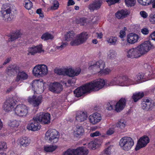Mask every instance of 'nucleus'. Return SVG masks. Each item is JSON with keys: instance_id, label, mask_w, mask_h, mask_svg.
Here are the masks:
<instances>
[{"instance_id": "f257e3e1", "label": "nucleus", "mask_w": 155, "mask_h": 155, "mask_svg": "<svg viewBox=\"0 0 155 155\" xmlns=\"http://www.w3.org/2000/svg\"><path fill=\"white\" fill-rule=\"evenodd\" d=\"M104 80L99 79L97 80L87 83L84 85L79 87L74 91L76 97H79L87 93H90L91 91H97L101 89L105 85Z\"/></svg>"}, {"instance_id": "f03ea898", "label": "nucleus", "mask_w": 155, "mask_h": 155, "mask_svg": "<svg viewBox=\"0 0 155 155\" xmlns=\"http://www.w3.org/2000/svg\"><path fill=\"white\" fill-rule=\"evenodd\" d=\"M55 73L59 75H67L70 77H73L78 75L81 72V69L78 68L75 70L72 68H64L55 70Z\"/></svg>"}, {"instance_id": "7ed1b4c3", "label": "nucleus", "mask_w": 155, "mask_h": 155, "mask_svg": "<svg viewBox=\"0 0 155 155\" xmlns=\"http://www.w3.org/2000/svg\"><path fill=\"white\" fill-rule=\"evenodd\" d=\"M126 101V99L124 98H121L116 104H114V101H111L107 104V108L109 110H111L115 108L116 111L120 112L124 108Z\"/></svg>"}, {"instance_id": "20e7f679", "label": "nucleus", "mask_w": 155, "mask_h": 155, "mask_svg": "<svg viewBox=\"0 0 155 155\" xmlns=\"http://www.w3.org/2000/svg\"><path fill=\"white\" fill-rule=\"evenodd\" d=\"M59 133L54 129H49L45 134V139L51 143H56L58 140Z\"/></svg>"}, {"instance_id": "39448f33", "label": "nucleus", "mask_w": 155, "mask_h": 155, "mask_svg": "<svg viewBox=\"0 0 155 155\" xmlns=\"http://www.w3.org/2000/svg\"><path fill=\"white\" fill-rule=\"evenodd\" d=\"M119 145L124 150L128 151L134 145V142L131 137H124L120 140Z\"/></svg>"}, {"instance_id": "423d86ee", "label": "nucleus", "mask_w": 155, "mask_h": 155, "mask_svg": "<svg viewBox=\"0 0 155 155\" xmlns=\"http://www.w3.org/2000/svg\"><path fill=\"white\" fill-rule=\"evenodd\" d=\"M48 72L47 66L44 64L38 65L34 67L33 73L36 76L43 77L46 75Z\"/></svg>"}, {"instance_id": "0eeeda50", "label": "nucleus", "mask_w": 155, "mask_h": 155, "mask_svg": "<svg viewBox=\"0 0 155 155\" xmlns=\"http://www.w3.org/2000/svg\"><path fill=\"white\" fill-rule=\"evenodd\" d=\"M77 39L71 41L70 44L71 46H77L85 42L88 38V34L86 32H83L77 36Z\"/></svg>"}, {"instance_id": "6e6552de", "label": "nucleus", "mask_w": 155, "mask_h": 155, "mask_svg": "<svg viewBox=\"0 0 155 155\" xmlns=\"http://www.w3.org/2000/svg\"><path fill=\"white\" fill-rule=\"evenodd\" d=\"M38 122L44 124H48L50 123L51 116L48 113L41 112L35 116Z\"/></svg>"}, {"instance_id": "1a4fd4ad", "label": "nucleus", "mask_w": 155, "mask_h": 155, "mask_svg": "<svg viewBox=\"0 0 155 155\" xmlns=\"http://www.w3.org/2000/svg\"><path fill=\"white\" fill-rule=\"evenodd\" d=\"M34 93L40 94L42 93L44 89V84L41 81L34 80L31 84Z\"/></svg>"}, {"instance_id": "9d476101", "label": "nucleus", "mask_w": 155, "mask_h": 155, "mask_svg": "<svg viewBox=\"0 0 155 155\" xmlns=\"http://www.w3.org/2000/svg\"><path fill=\"white\" fill-rule=\"evenodd\" d=\"M11 7L4 5L0 11V16L5 21H10L11 19Z\"/></svg>"}, {"instance_id": "9b49d317", "label": "nucleus", "mask_w": 155, "mask_h": 155, "mask_svg": "<svg viewBox=\"0 0 155 155\" xmlns=\"http://www.w3.org/2000/svg\"><path fill=\"white\" fill-rule=\"evenodd\" d=\"M15 114L20 117H25L28 113V107L23 104H18L14 110Z\"/></svg>"}, {"instance_id": "f8f14e48", "label": "nucleus", "mask_w": 155, "mask_h": 155, "mask_svg": "<svg viewBox=\"0 0 155 155\" xmlns=\"http://www.w3.org/2000/svg\"><path fill=\"white\" fill-rule=\"evenodd\" d=\"M105 63L103 61L100 60L95 63L91 64L89 67L90 70H93L95 72L100 73L105 67Z\"/></svg>"}, {"instance_id": "ddd939ff", "label": "nucleus", "mask_w": 155, "mask_h": 155, "mask_svg": "<svg viewBox=\"0 0 155 155\" xmlns=\"http://www.w3.org/2000/svg\"><path fill=\"white\" fill-rule=\"evenodd\" d=\"M138 46L142 55L146 54L150 49L154 48V46L149 41H145Z\"/></svg>"}, {"instance_id": "4468645a", "label": "nucleus", "mask_w": 155, "mask_h": 155, "mask_svg": "<svg viewBox=\"0 0 155 155\" xmlns=\"http://www.w3.org/2000/svg\"><path fill=\"white\" fill-rule=\"evenodd\" d=\"M142 55L138 46L129 49L127 53V57L132 58H138Z\"/></svg>"}, {"instance_id": "2eb2a0df", "label": "nucleus", "mask_w": 155, "mask_h": 155, "mask_svg": "<svg viewBox=\"0 0 155 155\" xmlns=\"http://www.w3.org/2000/svg\"><path fill=\"white\" fill-rule=\"evenodd\" d=\"M39 122H38L37 119L35 116L31 120L27 126V128L29 130L33 131H35L39 130L41 128L39 125Z\"/></svg>"}, {"instance_id": "dca6fc26", "label": "nucleus", "mask_w": 155, "mask_h": 155, "mask_svg": "<svg viewBox=\"0 0 155 155\" xmlns=\"http://www.w3.org/2000/svg\"><path fill=\"white\" fill-rule=\"evenodd\" d=\"M142 100L141 107L144 110L148 111L151 110L154 106V103L150 99L146 98Z\"/></svg>"}, {"instance_id": "f3484780", "label": "nucleus", "mask_w": 155, "mask_h": 155, "mask_svg": "<svg viewBox=\"0 0 155 155\" xmlns=\"http://www.w3.org/2000/svg\"><path fill=\"white\" fill-rule=\"evenodd\" d=\"M15 104V100L12 98H9L4 103L3 106L4 110L5 112H8L12 110Z\"/></svg>"}, {"instance_id": "a211bd4d", "label": "nucleus", "mask_w": 155, "mask_h": 155, "mask_svg": "<svg viewBox=\"0 0 155 155\" xmlns=\"http://www.w3.org/2000/svg\"><path fill=\"white\" fill-rule=\"evenodd\" d=\"M102 4V0H94L90 4L88 8L91 11L94 12L100 9Z\"/></svg>"}, {"instance_id": "6ab92c4d", "label": "nucleus", "mask_w": 155, "mask_h": 155, "mask_svg": "<svg viewBox=\"0 0 155 155\" xmlns=\"http://www.w3.org/2000/svg\"><path fill=\"white\" fill-rule=\"evenodd\" d=\"M50 91L55 93H59L63 89L62 84L58 82L50 84L49 88Z\"/></svg>"}, {"instance_id": "aec40b11", "label": "nucleus", "mask_w": 155, "mask_h": 155, "mask_svg": "<svg viewBox=\"0 0 155 155\" xmlns=\"http://www.w3.org/2000/svg\"><path fill=\"white\" fill-rule=\"evenodd\" d=\"M42 97L41 95L37 96L33 95L32 98L28 99V101L34 107L38 106L41 103Z\"/></svg>"}, {"instance_id": "412c9836", "label": "nucleus", "mask_w": 155, "mask_h": 155, "mask_svg": "<svg viewBox=\"0 0 155 155\" xmlns=\"http://www.w3.org/2000/svg\"><path fill=\"white\" fill-rule=\"evenodd\" d=\"M108 84L109 86L114 85H119L121 86H124L125 85L124 83V80L123 77H116L114 78L110 82L106 83L107 85Z\"/></svg>"}, {"instance_id": "4be33fe9", "label": "nucleus", "mask_w": 155, "mask_h": 155, "mask_svg": "<svg viewBox=\"0 0 155 155\" xmlns=\"http://www.w3.org/2000/svg\"><path fill=\"white\" fill-rule=\"evenodd\" d=\"M89 118L91 123L95 124L100 121L101 120V116L100 114L96 112L90 115Z\"/></svg>"}, {"instance_id": "5701e85b", "label": "nucleus", "mask_w": 155, "mask_h": 155, "mask_svg": "<svg viewBox=\"0 0 155 155\" xmlns=\"http://www.w3.org/2000/svg\"><path fill=\"white\" fill-rule=\"evenodd\" d=\"M7 69V74L9 76H12L18 72L20 70V68L17 65H12L8 66Z\"/></svg>"}, {"instance_id": "b1692460", "label": "nucleus", "mask_w": 155, "mask_h": 155, "mask_svg": "<svg viewBox=\"0 0 155 155\" xmlns=\"http://www.w3.org/2000/svg\"><path fill=\"white\" fill-rule=\"evenodd\" d=\"M139 38V36L137 34L131 33L127 35V41L129 44H134L138 41Z\"/></svg>"}, {"instance_id": "393cba45", "label": "nucleus", "mask_w": 155, "mask_h": 155, "mask_svg": "<svg viewBox=\"0 0 155 155\" xmlns=\"http://www.w3.org/2000/svg\"><path fill=\"white\" fill-rule=\"evenodd\" d=\"M130 13V11L125 9L117 12L115 14L116 17L118 19H122L127 17Z\"/></svg>"}, {"instance_id": "a878e982", "label": "nucleus", "mask_w": 155, "mask_h": 155, "mask_svg": "<svg viewBox=\"0 0 155 155\" xmlns=\"http://www.w3.org/2000/svg\"><path fill=\"white\" fill-rule=\"evenodd\" d=\"M87 117V113L86 112L78 111L77 112L76 116V120L82 122L86 119Z\"/></svg>"}, {"instance_id": "bb28decb", "label": "nucleus", "mask_w": 155, "mask_h": 155, "mask_svg": "<svg viewBox=\"0 0 155 155\" xmlns=\"http://www.w3.org/2000/svg\"><path fill=\"white\" fill-rule=\"evenodd\" d=\"M43 51V50L42 49V45H40L36 46H34L30 48L29 49V53L34 55L37 53H41Z\"/></svg>"}, {"instance_id": "cd10ccee", "label": "nucleus", "mask_w": 155, "mask_h": 155, "mask_svg": "<svg viewBox=\"0 0 155 155\" xmlns=\"http://www.w3.org/2000/svg\"><path fill=\"white\" fill-rule=\"evenodd\" d=\"M43 51V50L42 49V45H40L36 46H34L30 48L29 49V53L34 55L37 53H41Z\"/></svg>"}, {"instance_id": "c85d7f7f", "label": "nucleus", "mask_w": 155, "mask_h": 155, "mask_svg": "<svg viewBox=\"0 0 155 155\" xmlns=\"http://www.w3.org/2000/svg\"><path fill=\"white\" fill-rule=\"evenodd\" d=\"M28 74L23 71H19L17 75L15 81L18 82L20 80H25L28 78Z\"/></svg>"}, {"instance_id": "c756f323", "label": "nucleus", "mask_w": 155, "mask_h": 155, "mask_svg": "<svg viewBox=\"0 0 155 155\" xmlns=\"http://www.w3.org/2000/svg\"><path fill=\"white\" fill-rule=\"evenodd\" d=\"M74 149L75 155H87L88 153V150L83 147H79Z\"/></svg>"}, {"instance_id": "7c9ffc66", "label": "nucleus", "mask_w": 155, "mask_h": 155, "mask_svg": "<svg viewBox=\"0 0 155 155\" xmlns=\"http://www.w3.org/2000/svg\"><path fill=\"white\" fill-rule=\"evenodd\" d=\"M84 132V130L82 126H77L76 130L74 131V134L75 137H80L83 135Z\"/></svg>"}, {"instance_id": "2f4dec72", "label": "nucleus", "mask_w": 155, "mask_h": 155, "mask_svg": "<svg viewBox=\"0 0 155 155\" xmlns=\"http://www.w3.org/2000/svg\"><path fill=\"white\" fill-rule=\"evenodd\" d=\"M75 34L72 31H69L64 35V39L66 41H70L72 40L74 37Z\"/></svg>"}, {"instance_id": "473e14b6", "label": "nucleus", "mask_w": 155, "mask_h": 155, "mask_svg": "<svg viewBox=\"0 0 155 155\" xmlns=\"http://www.w3.org/2000/svg\"><path fill=\"white\" fill-rule=\"evenodd\" d=\"M30 142V140L26 137H21L19 140L21 145L23 147H26L28 146Z\"/></svg>"}, {"instance_id": "72a5a7b5", "label": "nucleus", "mask_w": 155, "mask_h": 155, "mask_svg": "<svg viewBox=\"0 0 155 155\" xmlns=\"http://www.w3.org/2000/svg\"><path fill=\"white\" fill-rule=\"evenodd\" d=\"M21 35V33L19 31H16L12 34H9L8 36L10 38L11 41H12L20 37Z\"/></svg>"}, {"instance_id": "f704fd0d", "label": "nucleus", "mask_w": 155, "mask_h": 155, "mask_svg": "<svg viewBox=\"0 0 155 155\" xmlns=\"http://www.w3.org/2000/svg\"><path fill=\"white\" fill-rule=\"evenodd\" d=\"M123 79L124 80V83L125 84V86H128L130 85L134 84H137L135 79H129L127 78L126 76L123 77Z\"/></svg>"}, {"instance_id": "c9c22d12", "label": "nucleus", "mask_w": 155, "mask_h": 155, "mask_svg": "<svg viewBox=\"0 0 155 155\" xmlns=\"http://www.w3.org/2000/svg\"><path fill=\"white\" fill-rule=\"evenodd\" d=\"M118 127L117 126L116 124H114L107 131V134L108 135H110L114 132H118Z\"/></svg>"}, {"instance_id": "e433bc0d", "label": "nucleus", "mask_w": 155, "mask_h": 155, "mask_svg": "<svg viewBox=\"0 0 155 155\" xmlns=\"http://www.w3.org/2000/svg\"><path fill=\"white\" fill-rule=\"evenodd\" d=\"M149 139L147 136H144L141 137L138 141L145 147L149 143Z\"/></svg>"}, {"instance_id": "4c0bfd02", "label": "nucleus", "mask_w": 155, "mask_h": 155, "mask_svg": "<svg viewBox=\"0 0 155 155\" xmlns=\"http://www.w3.org/2000/svg\"><path fill=\"white\" fill-rule=\"evenodd\" d=\"M144 96L143 92H138L134 94L132 97L134 102H137L139 99L142 98Z\"/></svg>"}, {"instance_id": "58836bf2", "label": "nucleus", "mask_w": 155, "mask_h": 155, "mask_svg": "<svg viewBox=\"0 0 155 155\" xmlns=\"http://www.w3.org/2000/svg\"><path fill=\"white\" fill-rule=\"evenodd\" d=\"M146 76L147 75H144L143 74L139 73L136 75L135 80L137 83V84L142 82V81H140L142 80V79H145Z\"/></svg>"}, {"instance_id": "ea45409f", "label": "nucleus", "mask_w": 155, "mask_h": 155, "mask_svg": "<svg viewBox=\"0 0 155 155\" xmlns=\"http://www.w3.org/2000/svg\"><path fill=\"white\" fill-rule=\"evenodd\" d=\"M54 38V37L51 34L47 32L43 34L41 36V38L44 40H52Z\"/></svg>"}, {"instance_id": "a19ab883", "label": "nucleus", "mask_w": 155, "mask_h": 155, "mask_svg": "<svg viewBox=\"0 0 155 155\" xmlns=\"http://www.w3.org/2000/svg\"><path fill=\"white\" fill-rule=\"evenodd\" d=\"M7 148V145L6 143L4 141L0 142V152H2Z\"/></svg>"}, {"instance_id": "79ce46f5", "label": "nucleus", "mask_w": 155, "mask_h": 155, "mask_svg": "<svg viewBox=\"0 0 155 155\" xmlns=\"http://www.w3.org/2000/svg\"><path fill=\"white\" fill-rule=\"evenodd\" d=\"M44 150L47 152H52L54 151L57 148L56 146H54L53 145L45 146Z\"/></svg>"}, {"instance_id": "37998d69", "label": "nucleus", "mask_w": 155, "mask_h": 155, "mask_svg": "<svg viewBox=\"0 0 155 155\" xmlns=\"http://www.w3.org/2000/svg\"><path fill=\"white\" fill-rule=\"evenodd\" d=\"M117 53L116 52L113 50H110L108 55V58L111 59H115Z\"/></svg>"}, {"instance_id": "c03bdc74", "label": "nucleus", "mask_w": 155, "mask_h": 155, "mask_svg": "<svg viewBox=\"0 0 155 155\" xmlns=\"http://www.w3.org/2000/svg\"><path fill=\"white\" fill-rule=\"evenodd\" d=\"M117 41V38L115 37H110L107 39V42L111 45H115Z\"/></svg>"}, {"instance_id": "a18cd8bd", "label": "nucleus", "mask_w": 155, "mask_h": 155, "mask_svg": "<svg viewBox=\"0 0 155 155\" xmlns=\"http://www.w3.org/2000/svg\"><path fill=\"white\" fill-rule=\"evenodd\" d=\"M125 123L126 122L123 120H121L118 122L117 124H116V125L117 127H118V131H119V128L122 129L125 127Z\"/></svg>"}, {"instance_id": "49530a36", "label": "nucleus", "mask_w": 155, "mask_h": 155, "mask_svg": "<svg viewBox=\"0 0 155 155\" xmlns=\"http://www.w3.org/2000/svg\"><path fill=\"white\" fill-rule=\"evenodd\" d=\"M138 3L140 4L145 5L147 4V5H149V3H151L154 1V0H137Z\"/></svg>"}, {"instance_id": "de8ad7c7", "label": "nucleus", "mask_w": 155, "mask_h": 155, "mask_svg": "<svg viewBox=\"0 0 155 155\" xmlns=\"http://www.w3.org/2000/svg\"><path fill=\"white\" fill-rule=\"evenodd\" d=\"M126 5L128 7L133 6L135 4L136 0H125Z\"/></svg>"}, {"instance_id": "09e8293b", "label": "nucleus", "mask_w": 155, "mask_h": 155, "mask_svg": "<svg viewBox=\"0 0 155 155\" xmlns=\"http://www.w3.org/2000/svg\"><path fill=\"white\" fill-rule=\"evenodd\" d=\"M74 149H69L64 153L63 155H75Z\"/></svg>"}, {"instance_id": "8fccbe9b", "label": "nucleus", "mask_w": 155, "mask_h": 155, "mask_svg": "<svg viewBox=\"0 0 155 155\" xmlns=\"http://www.w3.org/2000/svg\"><path fill=\"white\" fill-rule=\"evenodd\" d=\"M33 6L32 2L30 0L26 1L25 7L26 9L29 10L32 8Z\"/></svg>"}, {"instance_id": "3c124183", "label": "nucleus", "mask_w": 155, "mask_h": 155, "mask_svg": "<svg viewBox=\"0 0 155 155\" xmlns=\"http://www.w3.org/2000/svg\"><path fill=\"white\" fill-rule=\"evenodd\" d=\"M59 6V3L57 1L55 0L53 2V5L51 7L50 9L52 10L57 9Z\"/></svg>"}, {"instance_id": "603ef678", "label": "nucleus", "mask_w": 155, "mask_h": 155, "mask_svg": "<svg viewBox=\"0 0 155 155\" xmlns=\"http://www.w3.org/2000/svg\"><path fill=\"white\" fill-rule=\"evenodd\" d=\"M78 23L81 25H84L86 23V18H81L78 20Z\"/></svg>"}, {"instance_id": "864d4df0", "label": "nucleus", "mask_w": 155, "mask_h": 155, "mask_svg": "<svg viewBox=\"0 0 155 155\" xmlns=\"http://www.w3.org/2000/svg\"><path fill=\"white\" fill-rule=\"evenodd\" d=\"M19 124L18 122L16 120H15L12 121L10 124L11 127H17L19 126Z\"/></svg>"}, {"instance_id": "5fc2aeb1", "label": "nucleus", "mask_w": 155, "mask_h": 155, "mask_svg": "<svg viewBox=\"0 0 155 155\" xmlns=\"http://www.w3.org/2000/svg\"><path fill=\"white\" fill-rule=\"evenodd\" d=\"M120 0H106V2H107L109 5L110 6L116 3H118Z\"/></svg>"}, {"instance_id": "6e6d98bb", "label": "nucleus", "mask_w": 155, "mask_h": 155, "mask_svg": "<svg viewBox=\"0 0 155 155\" xmlns=\"http://www.w3.org/2000/svg\"><path fill=\"white\" fill-rule=\"evenodd\" d=\"M113 147V145H110L105 149L104 152L107 155H110L111 154V150Z\"/></svg>"}, {"instance_id": "4d7b16f0", "label": "nucleus", "mask_w": 155, "mask_h": 155, "mask_svg": "<svg viewBox=\"0 0 155 155\" xmlns=\"http://www.w3.org/2000/svg\"><path fill=\"white\" fill-rule=\"evenodd\" d=\"M149 20L152 24L155 23V13H152L150 15Z\"/></svg>"}, {"instance_id": "13d9d810", "label": "nucleus", "mask_w": 155, "mask_h": 155, "mask_svg": "<svg viewBox=\"0 0 155 155\" xmlns=\"http://www.w3.org/2000/svg\"><path fill=\"white\" fill-rule=\"evenodd\" d=\"M102 71H101L100 73L101 74H109L111 71V70L108 68H106L105 69L102 70Z\"/></svg>"}, {"instance_id": "bf43d9fd", "label": "nucleus", "mask_w": 155, "mask_h": 155, "mask_svg": "<svg viewBox=\"0 0 155 155\" xmlns=\"http://www.w3.org/2000/svg\"><path fill=\"white\" fill-rule=\"evenodd\" d=\"M96 144V143L95 141H92L89 143V146L92 149H95Z\"/></svg>"}, {"instance_id": "052dcab7", "label": "nucleus", "mask_w": 155, "mask_h": 155, "mask_svg": "<svg viewBox=\"0 0 155 155\" xmlns=\"http://www.w3.org/2000/svg\"><path fill=\"white\" fill-rule=\"evenodd\" d=\"M68 45V43L67 42L63 43L61 45L59 46H57L56 47V48L58 49L61 50L63 49L66 45Z\"/></svg>"}, {"instance_id": "680f3d73", "label": "nucleus", "mask_w": 155, "mask_h": 155, "mask_svg": "<svg viewBox=\"0 0 155 155\" xmlns=\"http://www.w3.org/2000/svg\"><path fill=\"white\" fill-rule=\"evenodd\" d=\"M76 81V79L74 78H72L71 80H69L68 81V84L70 85H72L75 83Z\"/></svg>"}, {"instance_id": "e2e57ef3", "label": "nucleus", "mask_w": 155, "mask_h": 155, "mask_svg": "<svg viewBox=\"0 0 155 155\" xmlns=\"http://www.w3.org/2000/svg\"><path fill=\"white\" fill-rule=\"evenodd\" d=\"M101 135V134H100V132L98 131H96L94 133H92L91 134L90 136L92 137H94L99 136Z\"/></svg>"}, {"instance_id": "0e129e2a", "label": "nucleus", "mask_w": 155, "mask_h": 155, "mask_svg": "<svg viewBox=\"0 0 155 155\" xmlns=\"http://www.w3.org/2000/svg\"><path fill=\"white\" fill-rule=\"evenodd\" d=\"M144 147L143 146V145L141 144L138 141L137 145L135 147V149L137 151L140 149L141 148Z\"/></svg>"}, {"instance_id": "69168bd1", "label": "nucleus", "mask_w": 155, "mask_h": 155, "mask_svg": "<svg viewBox=\"0 0 155 155\" xmlns=\"http://www.w3.org/2000/svg\"><path fill=\"white\" fill-rule=\"evenodd\" d=\"M120 37L122 38H124L126 35V33L124 31L121 30L120 32Z\"/></svg>"}, {"instance_id": "338daca9", "label": "nucleus", "mask_w": 155, "mask_h": 155, "mask_svg": "<svg viewBox=\"0 0 155 155\" xmlns=\"http://www.w3.org/2000/svg\"><path fill=\"white\" fill-rule=\"evenodd\" d=\"M141 32L145 35H147L149 33V30L146 28H143L141 30Z\"/></svg>"}, {"instance_id": "774afa93", "label": "nucleus", "mask_w": 155, "mask_h": 155, "mask_svg": "<svg viewBox=\"0 0 155 155\" xmlns=\"http://www.w3.org/2000/svg\"><path fill=\"white\" fill-rule=\"evenodd\" d=\"M140 14L143 18H146L148 16L147 13L145 11L140 12Z\"/></svg>"}]
</instances>
